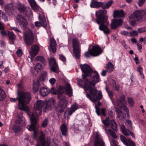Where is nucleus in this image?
<instances>
[{
	"instance_id": "nucleus-23",
	"label": "nucleus",
	"mask_w": 146,
	"mask_h": 146,
	"mask_svg": "<svg viewBox=\"0 0 146 146\" xmlns=\"http://www.w3.org/2000/svg\"><path fill=\"white\" fill-rule=\"evenodd\" d=\"M122 23V21L121 19H115L112 20L111 24V27L112 29H115L119 26L121 25Z\"/></svg>"
},
{
	"instance_id": "nucleus-51",
	"label": "nucleus",
	"mask_w": 146,
	"mask_h": 146,
	"mask_svg": "<svg viewBox=\"0 0 146 146\" xmlns=\"http://www.w3.org/2000/svg\"><path fill=\"white\" fill-rule=\"evenodd\" d=\"M47 72H43L41 76V78L42 80L45 79L47 76Z\"/></svg>"
},
{
	"instance_id": "nucleus-24",
	"label": "nucleus",
	"mask_w": 146,
	"mask_h": 146,
	"mask_svg": "<svg viewBox=\"0 0 146 146\" xmlns=\"http://www.w3.org/2000/svg\"><path fill=\"white\" fill-rule=\"evenodd\" d=\"M103 5V3L101 2H98L96 0H92L90 4L91 8H98L102 7Z\"/></svg>"
},
{
	"instance_id": "nucleus-59",
	"label": "nucleus",
	"mask_w": 146,
	"mask_h": 146,
	"mask_svg": "<svg viewBox=\"0 0 146 146\" xmlns=\"http://www.w3.org/2000/svg\"><path fill=\"white\" fill-rule=\"evenodd\" d=\"M59 58L63 62H65L66 61V58L62 55H59Z\"/></svg>"
},
{
	"instance_id": "nucleus-44",
	"label": "nucleus",
	"mask_w": 146,
	"mask_h": 146,
	"mask_svg": "<svg viewBox=\"0 0 146 146\" xmlns=\"http://www.w3.org/2000/svg\"><path fill=\"white\" fill-rule=\"evenodd\" d=\"M137 70L139 73L141 78L144 79V77L143 72L142 68L140 66H139L137 68Z\"/></svg>"
},
{
	"instance_id": "nucleus-20",
	"label": "nucleus",
	"mask_w": 146,
	"mask_h": 146,
	"mask_svg": "<svg viewBox=\"0 0 146 146\" xmlns=\"http://www.w3.org/2000/svg\"><path fill=\"white\" fill-rule=\"evenodd\" d=\"M55 103V100L53 98H50L46 102L44 107L45 110H51L52 108L54 107Z\"/></svg>"
},
{
	"instance_id": "nucleus-58",
	"label": "nucleus",
	"mask_w": 146,
	"mask_h": 146,
	"mask_svg": "<svg viewBox=\"0 0 146 146\" xmlns=\"http://www.w3.org/2000/svg\"><path fill=\"white\" fill-rule=\"evenodd\" d=\"M95 108L96 112L98 115H100V108L97 107L96 105H95Z\"/></svg>"
},
{
	"instance_id": "nucleus-33",
	"label": "nucleus",
	"mask_w": 146,
	"mask_h": 146,
	"mask_svg": "<svg viewBox=\"0 0 146 146\" xmlns=\"http://www.w3.org/2000/svg\"><path fill=\"white\" fill-rule=\"evenodd\" d=\"M33 85V89L34 91H38L39 90V83L38 80H34Z\"/></svg>"
},
{
	"instance_id": "nucleus-54",
	"label": "nucleus",
	"mask_w": 146,
	"mask_h": 146,
	"mask_svg": "<svg viewBox=\"0 0 146 146\" xmlns=\"http://www.w3.org/2000/svg\"><path fill=\"white\" fill-rule=\"evenodd\" d=\"M130 34L131 36H137L138 34L137 32L135 31H133L130 32Z\"/></svg>"
},
{
	"instance_id": "nucleus-26",
	"label": "nucleus",
	"mask_w": 146,
	"mask_h": 146,
	"mask_svg": "<svg viewBox=\"0 0 146 146\" xmlns=\"http://www.w3.org/2000/svg\"><path fill=\"white\" fill-rule=\"evenodd\" d=\"M66 90L67 91H72V88L69 83H67L66 84L65 88L63 86H60L58 88L59 91L63 90Z\"/></svg>"
},
{
	"instance_id": "nucleus-47",
	"label": "nucleus",
	"mask_w": 146,
	"mask_h": 146,
	"mask_svg": "<svg viewBox=\"0 0 146 146\" xmlns=\"http://www.w3.org/2000/svg\"><path fill=\"white\" fill-rule=\"evenodd\" d=\"M125 124L128 127L129 129L131 130L132 129L131 122V121L129 120H127L125 122Z\"/></svg>"
},
{
	"instance_id": "nucleus-38",
	"label": "nucleus",
	"mask_w": 146,
	"mask_h": 146,
	"mask_svg": "<svg viewBox=\"0 0 146 146\" xmlns=\"http://www.w3.org/2000/svg\"><path fill=\"white\" fill-rule=\"evenodd\" d=\"M17 7L19 10L21 11H25V9H27L29 8L27 7H25L23 4L20 3H19L17 4Z\"/></svg>"
},
{
	"instance_id": "nucleus-5",
	"label": "nucleus",
	"mask_w": 146,
	"mask_h": 146,
	"mask_svg": "<svg viewBox=\"0 0 146 146\" xmlns=\"http://www.w3.org/2000/svg\"><path fill=\"white\" fill-rule=\"evenodd\" d=\"M146 19V10H140L134 12L129 17V22L131 25H134L137 21L141 22Z\"/></svg>"
},
{
	"instance_id": "nucleus-17",
	"label": "nucleus",
	"mask_w": 146,
	"mask_h": 146,
	"mask_svg": "<svg viewBox=\"0 0 146 146\" xmlns=\"http://www.w3.org/2000/svg\"><path fill=\"white\" fill-rule=\"evenodd\" d=\"M45 135L41 132L40 137L39 141L37 142L36 146H50V142L44 140Z\"/></svg>"
},
{
	"instance_id": "nucleus-61",
	"label": "nucleus",
	"mask_w": 146,
	"mask_h": 146,
	"mask_svg": "<svg viewBox=\"0 0 146 146\" xmlns=\"http://www.w3.org/2000/svg\"><path fill=\"white\" fill-rule=\"evenodd\" d=\"M12 29L14 30L17 33H21V31L17 27H12L11 28Z\"/></svg>"
},
{
	"instance_id": "nucleus-7",
	"label": "nucleus",
	"mask_w": 146,
	"mask_h": 146,
	"mask_svg": "<svg viewBox=\"0 0 146 146\" xmlns=\"http://www.w3.org/2000/svg\"><path fill=\"white\" fill-rule=\"evenodd\" d=\"M102 52L101 48L98 45L93 46L90 50L86 52L85 55L86 57H90L91 56H97L100 55Z\"/></svg>"
},
{
	"instance_id": "nucleus-16",
	"label": "nucleus",
	"mask_w": 146,
	"mask_h": 146,
	"mask_svg": "<svg viewBox=\"0 0 146 146\" xmlns=\"http://www.w3.org/2000/svg\"><path fill=\"white\" fill-rule=\"evenodd\" d=\"M39 20L40 22L36 21L35 23V26L37 27H39L42 26L44 28L46 27L47 22L44 16L39 15Z\"/></svg>"
},
{
	"instance_id": "nucleus-49",
	"label": "nucleus",
	"mask_w": 146,
	"mask_h": 146,
	"mask_svg": "<svg viewBox=\"0 0 146 146\" xmlns=\"http://www.w3.org/2000/svg\"><path fill=\"white\" fill-rule=\"evenodd\" d=\"M137 31L139 33H142L146 31V27H144L138 29Z\"/></svg>"
},
{
	"instance_id": "nucleus-37",
	"label": "nucleus",
	"mask_w": 146,
	"mask_h": 146,
	"mask_svg": "<svg viewBox=\"0 0 146 146\" xmlns=\"http://www.w3.org/2000/svg\"><path fill=\"white\" fill-rule=\"evenodd\" d=\"M106 70L108 72H111L114 69L113 65L111 62H109L106 66Z\"/></svg>"
},
{
	"instance_id": "nucleus-9",
	"label": "nucleus",
	"mask_w": 146,
	"mask_h": 146,
	"mask_svg": "<svg viewBox=\"0 0 146 146\" xmlns=\"http://www.w3.org/2000/svg\"><path fill=\"white\" fill-rule=\"evenodd\" d=\"M58 98L60 99L57 103L56 110L58 112L62 113L63 112L64 109L67 106L68 102L65 98L62 99V96H61L60 98Z\"/></svg>"
},
{
	"instance_id": "nucleus-28",
	"label": "nucleus",
	"mask_w": 146,
	"mask_h": 146,
	"mask_svg": "<svg viewBox=\"0 0 146 146\" xmlns=\"http://www.w3.org/2000/svg\"><path fill=\"white\" fill-rule=\"evenodd\" d=\"M60 129L62 135L65 136H67L68 129L66 124L64 123L60 127Z\"/></svg>"
},
{
	"instance_id": "nucleus-1",
	"label": "nucleus",
	"mask_w": 146,
	"mask_h": 146,
	"mask_svg": "<svg viewBox=\"0 0 146 146\" xmlns=\"http://www.w3.org/2000/svg\"><path fill=\"white\" fill-rule=\"evenodd\" d=\"M18 97L16 98H11L10 101L12 102H14L18 99L19 104L18 106V108L27 113L29 115L28 112L29 108L25 106L30 102L31 99V94L29 92H18Z\"/></svg>"
},
{
	"instance_id": "nucleus-2",
	"label": "nucleus",
	"mask_w": 146,
	"mask_h": 146,
	"mask_svg": "<svg viewBox=\"0 0 146 146\" xmlns=\"http://www.w3.org/2000/svg\"><path fill=\"white\" fill-rule=\"evenodd\" d=\"M44 104V102L42 100H38L35 103L34 108L35 111L32 113L30 114L29 111V115H28L30 117L32 124L27 126V127L29 131L34 130L35 128V125L37 123L38 116L40 115L42 113V109Z\"/></svg>"
},
{
	"instance_id": "nucleus-14",
	"label": "nucleus",
	"mask_w": 146,
	"mask_h": 146,
	"mask_svg": "<svg viewBox=\"0 0 146 146\" xmlns=\"http://www.w3.org/2000/svg\"><path fill=\"white\" fill-rule=\"evenodd\" d=\"M80 66L83 73L84 74H83L85 77L90 76V74L92 72L90 67L87 64H81Z\"/></svg>"
},
{
	"instance_id": "nucleus-50",
	"label": "nucleus",
	"mask_w": 146,
	"mask_h": 146,
	"mask_svg": "<svg viewBox=\"0 0 146 146\" xmlns=\"http://www.w3.org/2000/svg\"><path fill=\"white\" fill-rule=\"evenodd\" d=\"M48 122V119L47 118H45L43 121L42 124V125L43 127H44L46 126Z\"/></svg>"
},
{
	"instance_id": "nucleus-63",
	"label": "nucleus",
	"mask_w": 146,
	"mask_h": 146,
	"mask_svg": "<svg viewBox=\"0 0 146 146\" xmlns=\"http://www.w3.org/2000/svg\"><path fill=\"white\" fill-rule=\"evenodd\" d=\"M120 33L124 35H127L128 34V32L126 31H123L121 32Z\"/></svg>"
},
{
	"instance_id": "nucleus-55",
	"label": "nucleus",
	"mask_w": 146,
	"mask_h": 146,
	"mask_svg": "<svg viewBox=\"0 0 146 146\" xmlns=\"http://www.w3.org/2000/svg\"><path fill=\"white\" fill-rule=\"evenodd\" d=\"M145 0H139L138 2V4L139 6H142L145 2Z\"/></svg>"
},
{
	"instance_id": "nucleus-32",
	"label": "nucleus",
	"mask_w": 146,
	"mask_h": 146,
	"mask_svg": "<svg viewBox=\"0 0 146 146\" xmlns=\"http://www.w3.org/2000/svg\"><path fill=\"white\" fill-rule=\"evenodd\" d=\"M28 1L33 9L35 11H36L38 10L39 7L36 5L34 0H28Z\"/></svg>"
},
{
	"instance_id": "nucleus-45",
	"label": "nucleus",
	"mask_w": 146,
	"mask_h": 146,
	"mask_svg": "<svg viewBox=\"0 0 146 146\" xmlns=\"http://www.w3.org/2000/svg\"><path fill=\"white\" fill-rule=\"evenodd\" d=\"M119 108L124 110L127 113V114H129V109L126 105L123 104L121 106L119 107Z\"/></svg>"
},
{
	"instance_id": "nucleus-3",
	"label": "nucleus",
	"mask_w": 146,
	"mask_h": 146,
	"mask_svg": "<svg viewBox=\"0 0 146 146\" xmlns=\"http://www.w3.org/2000/svg\"><path fill=\"white\" fill-rule=\"evenodd\" d=\"M107 13L106 10H99L97 11L96 15L97 17L96 21L98 24H100L99 27V29L103 31L105 34H108L110 33V30L106 25L109 23L107 21L108 17L106 15Z\"/></svg>"
},
{
	"instance_id": "nucleus-4",
	"label": "nucleus",
	"mask_w": 146,
	"mask_h": 146,
	"mask_svg": "<svg viewBox=\"0 0 146 146\" xmlns=\"http://www.w3.org/2000/svg\"><path fill=\"white\" fill-rule=\"evenodd\" d=\"M83 78L84 79V88L85 90L89 91H96L95 85L100 81L99 75L97 72H92L90 74V78L88 80L87 77H85L82 74Z\"/></svg>"
},
{
	"instance_id": "nucleus-21",
	"label": "nucleus",
	"mask_w": 146,
	"mask_h": 146,
	"mask_svg": "<svg viewBox=\"0 0 146 146\" xmlns=\"http://www.w3.org/2000/svg\"><path fill=\"white\" fill-rule=\"evenodd\" d=\"M39 50V46L37 44L34 45L32 46L31 48L29 51L30 54L32 56L34 57L37 54Z\"/></svg>"
},
{
	"instance_id": "nucleus-62",
	"label": "nucleus",
	"mask_w": 146,
	"mask_h": 146,
	"mask_svg": "<svg viewBox=\"0 0 146 146\" xmlns=\"http://www.w3.org/2000/svg\"><path fill=\"white\" fill-rule=\"evenodd\" d=\"M108 95L111 99V100H112L113 103V102L112 101V100L111 99L112 97H113V92H108Z\"/></svg>"
},
{
	"instance_id": "nucleus-53",
	"label": "nucleus",
	"mask_w": 146,
	"mask_h": 146,
	"mask_svg": "<svg viewBox=\"0 0 146 146\" xmlns=\"http://www.w3.org/2000/svg\"><path fill=\"white\" fill-rule=\"evenodd\" d=\"M113 88L114 90L118 91L120 90V88L118 84H115Z\"/></svg>"
},
{
	"instance_id": "nucleus-19",
	"label": "nucleus",
	"mask_w": 146,
	"mask_h": 146,
	"mask_svg": "<svg viewBox=\"0 0 146 146\" xmlns=\"http://www.w3.org/2000/svg\"><path fill=\"white\" fill-rule=\"evenodd\" d=\"M120 140L126 146H135L134 142L129 139H127L124 136L120 135Z\"/></svg>"
},
{
	"instance_id": "nucleus-42",
	"label": "nucleus",
	"mask_w": 146,
	"mask_h": 146,
	"mask_svg": "<svg viewBox=\"0 0 146 146\" xmlns=\"http://www.w3.org/2000/svg\"><path fill=\"white\" fill-rule=\"evenodd\" d=\"M13 5L12 4H8L5 5V9L6 12L7 13L8 12L7 11L9 10L11 11L13 8Z\"/></svg>"
},
{
	"instance_id": "nucleus-39",
	"label": "nucleus",
	"mask_w": 146,
	"mask_h": 146,
	"mask_svg": "<svg viewBox=\"0 0 146 146\" xmlns=\"http://www.w3.org/2000/svg\"><path fill=\"white\" fill-rule=\"evenodd\" d=\"M120 128L121 131L126 136H128L129 133V130L128 129L127 130H126L125 127L124 125H121L120 126Z\"/></svg>"
},
{
	"instance_id": "nucleus-15",
	"label": "nucleus",
	"mask_w": 146,
	"mask_h": 146,
	"mask_svg": "<svg viewBox=\"0 0 146 146\" xmlns=\"http://www.w3.org/2000/svg\"><path fill=\"white\" fill-rule=\"evenodd\" d=\"M94 139V146H105L102 137L100 134L97 133Z\"/></svg>"
},
{
	"instance_id": "nucleus-56",
	"label": "nucleus",
	"mask_w": 146,
	"mask_h": 146,
	"mask_svg": "<svg viewBox=\"0 0 146 146\" xmlns=\"http://www.w3.org/2000/svg\"><path fill=\"white\" fill-rule=\"evenodd\" d=\"M49 82L52 85H54L56 82V80L54 78H51L49 80Z\"/></svg>"
},
{
	"instance_id": "nucleus-43",
	"label": "nucleus",
	"mask_w": 146,
	"mask_h": 146,
	"mask_svg": "<svg viewBox=\"0 0 146 146\" xmlns=\"http://www.w3.org/2000/svg\"><path fill=\"white\" fill-rule=\"evenodd\" d=\"M35 59L36 60L42 62L44 65H46V62L43 56H37L36 57Z\"/></svg>"
},
{
	"instance_id": "nucleus-40",
	"label": "nucleus",
	"mask_w": 146,
	"mask_h": 146,
	"mask_svg": "<svg viewBox=\"0 0 146 146\" xmlns=\"http://www.w3.org/2000/svg\"><path fill=\"white\" fill-rule=\"evenodd\" d=\"M0 17L3 19L5 22H7L8 21L7 17L5 13L1 10H0Z\"/></svg>"
},
{
	"instance_id": "nucleus-22",
	"label": "nucleus",
	"mask_w": 146,
	"mask_h": 146,
	"mask_svg": "<svg viewBox=\"0 0 146 146\" xmlns=\"http://www.w3.org/2000/svg\"><path fill=\"white\" fill-rule=\"evenodd\" d=\"M56 44L55 40L53 37L50 38V45L48 49L50 51L51 50L53 53L56 51Z\"/></svg>"
},
{
	"instance_id": "nucleus-8",
	"label": "nucleus",
	"mask_w": 146,
	"mask_h": 146,
	"mask_svg": "<svg viewBox=\"0 0 146 146\" xmlns=\"http://www.w3.org/2000/svg\"><path fill=\"white\" fill-rule=\"evenodd\" d=\"M87 93L86 96L92 102L95 104L98 100L102 98L101 92H88Z\"/></svg>"
},
{
	"instance_id": "nucleus-6",
	"label": "nucleus",
	"mask_w": 146,
	"mask_h": 146,
	"mask_svg": "<svg viewBox=\"0 0 146 146\" xmlns=\"http://www.w3.org/2000/svg\"><path fill=\"white\" fill-rule=\"evenodd\" d=\"M18 119L15 122V126L13 128V130L16 133L19 131L21 129V126L25 125V119L22 115V113H20L17 115Z\"/></svg>"
},
{
	"instance_id": "nucleus-30",
	"label": "nucleus",
	"mask_w": 146,
	"mask_h": 146,
	"mask_svg": "<svg viewBox=\"0 0 146 146\" xmlns=\"http://www.w3.org/2000/svg\"><path fill=\"white\" fill-rule=\"evenodd\" d=\"M54 94H58V97H60L62 96L63 94L65 93L69 97L71 96L72 95V92H51Z\"/></svg>"
},
{
	"instance_id": "nucleus-36",
	"label": "nucleus",
	"mask_w": 146,
	"mask_h": 146,
	"mask_svg": "<svg viewBox=\"0 0 146 146\" xmlns=\"http://www.w3.org/2000/svg\"><path fill=\"white\" fill-rule=\"evenodd\" d=\"M116 112L117 114V117L119 119H121L124 118L123 114L122 111L118 108H116L115 109Z\"/></svg>"
},
{
	"instance_id": "nucleus-34",
	"label": "nucleus",
	"mask_w": 146,
	"mask_h": 146,
	"mask_svg": "<svg viewBox=\"0 0 146 146\" xmlns=\"http://www.w3.org/2000/svg\"><path fill=\"white\" fill-rule=\"evenodd\" d=\"M123 102H124V104L126 103L125 100V96L124 95H122L119 97V99H118L117 100L116 103L117 105V106L119 107V105Z\"/></svg>"
},
{
	"instance_id": "nucleus-25",
	"label": "nucleus",
	"mask_w": 146,
	"mask_h": 146,
	"mask_svg": "<svg viewBox=\"0 0 146 146\" xmlns=\"http://www.w3.org/2000/svg\"><path fill=\"white\" fill-rule=\"evenodd\" d=\"M43 68V66L41 64L38 63L35 66L34 70H32V69L33 68L32 67L31 69V71L33 73L34 72V74H36L38 72L42 69Z\"/></svg>"
},
{
	"instance_id": "nucleus-18",
	"label": "nucleus",
	"mask_w": 146,
	"mask_h": 146,
	"mask_svg": "<svg viewBox=\"0 0 146 146\" xmlns=\"http://www.w3.org/2000/svg\"><path fill=\"white\" fill-rule=\"evenodd\" d=\"M49 63L51 69L54 72H57L58 70V66L54 58L53 57L50 58L49 60Z\"/></svg>"
},
{
	"instance_id": "nucleus-57",
	"label": "nucleus",
	"mask_w": 146,
	"mask_h": 146,
	"mask_svg": "<svg viewBox=\"0 0 146 146\" xmlns=\"http://www.w3.org/2000/svg\"><path fill=\"white\" fill-rule=\"evenodd\" d=\"M40 93L42 97L46 96L49 94V92H40Z\"/></svg>"
},
{
	"instance_id": "nucleus-64",
	"label": "nucleus",
	"mask_w": 146,
	"mask_h": 146,
	"mask_svg": "<svg viewBox=\"0 0 146 146\" xmlns=\"http://www.w3.org/2000/svg\"><path fill=\"white\" fill-rule=\"evenodd\" d=\"M48 90L46 88H45L44 87H42L40 89V90L39 91H48Z\"/></svg>"
},
{
	"instance_id": "nucleus-31",
	"label": "nucleus",
	"mask_w": 146,
	"mask_h": 146,
	"mask_svg": "<svg viewBox=\"0 0 146 146\" xmlns=\"http://www.w3.org/2000/svg\"><path fill=\"white\" fill-rule=\"evenodd\" d=\"M8 35L9 36V40L10 44H13L14 41L16 38V36L12 32L8 31Z\"/></svg>"
},
{
	"instance_id": "nucleus-60",
	"label": "nucleus",
	"mask_w": 146,
	"mask_h": 146,
	"mask_svg": "<svg viewBox=\"0 0 146 146\" xmlns=\"http://www.w3.org/2000/svg\"><path fill=\"white\" fill-rule=\"evenodd\" d=\"M16 53L18 56H21L22 55V52L21 50L20 49H18L17 51L16 52Z\"/></svg>"
},
{
	"instance_id": "nucleus-29",
	"label": "nucleus",
	"mask_w": 146,
	"mask_h": 146,
	"mask_svg": "<svg viewBox=\"0 0 146 146\" xmlns=\"http://www.w3.org/2000/svg\"><path fill=\"white\" fill-rule=\"evenodd\" d=\"M124 16V13L122 10H116L114 11L113 17H123Z\"/></svg>"
},
{
	"instance_id": "nucleus-11",
	"label": "nucleus",
	"mask_w": 146,
	"mask_h": 146,
	"mask_svg": "<svg viewBox=\"0 0 146 146\" xmlns=\"http://www.w3.org/2000/svg\"><path fill=\"white\" fill-rule=\"evenodd\" d=\"M73 52L75 56L77 58L80 56V47L78 40L74 38L73 40Z\"/></svg>"
},
{
	"instance_id": "nucleus-35",
	"label": "nucleus",
	"mask_w": 146,
	"mask_h": 146,
	"mask_svg": "<svg viewBox=\"0 0 146 146\" xmlns=\"http://www.w3.org/2000/svg\"><path fill=\"white\" fill-rule=\"evenodd\" d=\"M104 129L106 131V133L108 135V136L110 135L114 139H115L117 137L115 133L111 129H109L108 131L106 130V129L105 128Z\"/></svg>"
},
{
	"instance_id": "nucleus-12",
	"label": "nucleus",
	"mask_w": 146,
	"mask_h": 146,
	"mask_svg": "<svg viewBox=\"0 0 146 146\" xmlns=\"http://www.w3.org/2000/svg\"><path fill=\"white\" fill-rule=\"evenodd\" d=\"M102 122L106 127H111L115 131H117V130L116 123L113 120H111L109 122V117H107L105 120L102 121Z\"/></svg>"
},
{
	"instance_id": "nucleus-52",
	"label": "nucleus",
	"mask_w": 146,
	"mask_h": 146,
	"mask_svg": "<svg viewBox=\"0 0 146 146\" xmlns=\"http://www.w3.org/2000/svg\"><path fill=\"white\" fill-rule=\"evenodd\" d=\"M0 33L2 36H5L7 35V32L3 29L0 30Z\"/></svg>"
},
{
	"instance_id": "nucleus-27",
	"label": "nucleus",
	"mask_w": 146,
	"mask_h": 146,
	"mask_svg": "<svg viewBox=\"0 0 146 146\" xmlns=\"http://www.w3.org/2000/svg\"><path fill=\"white\" fill-rule=\"evenodd\" d=\"M78 106L77 104H74L72 105L71 108L67 109L68 115H71L77 109H78Z\"/></svg>"
},
{
	"instance_id": "nucleus-41",
	"label": "nucleus",
	"mask_w": 146,
	"mask_h": 146,
	"mask_svg": "<svg viewBox=\"0 0 146 146\" xmlns=\"http://www.w3.org/2000/svg\"><path fill=\"white\" fill-rule=\"evenodd\" d=\"M113 3V1L110 0L109 2L104 4L103 3L102 7L104 9H108L112 4Z\"/></svg>"
},
{
	"instance_id": "nucleus-48",
	"label": "nucleus",
	"mask_w": 146,
	"mask_h": 146,
	"mask_svg": "<svg viewBox=\"0 0 146 146\" xmlns=\"http://www.w3.org/2000/svg\"><path fill=\"white\" fill-rule=\"evenodd\" d=\"M128 103L129 104L130 106H132L134 104V102L132 98L128 97L127 98Z\"/></svg>"
},
{
	"instance_id": "nucleus-46",
	"label": "nucleus",
	"mask_w": 146,
	"mask_h": 146,
	"mask_svg": "<svg viewBox=\"0 0 146 146\" xmlns=\"http://www.w3.org/2000/svg\"><path fill=\"white\" fill-rule=\"evenodd\" d=\"M6 97L5 92H0V100L3 101Z\"/></svg>"
},
{
	"instance_id": "nucleus-10",
	"label": "nucleus",
	"mask_w": 146,
	"mask_h": 146,
	"mask_svg": "<svg viewBox=\"0 0 146 146\" xmlns=\"http://www.w3.org/2000/svg\"><path fill=\"white\" fill-rule=\"evenodd\" d=\"M25 41L26 44L30 45L32 44L33 41V34L31 30L29 29H27V32L24 34Z\"/></svg>"
},
{
	"instance_id": "nucleus-13",
	"label": "nucleus",
	"mask_w": 146,
	"mask_h": 146,
	"mask_svg": "<svg viewBox=\"0 0 146 146\" xmlns=\"http://www.w3.org/2000/svg\"><path fill=\"white\" fill-rule=\"evenodd\" d=\"M17 22L20 26L21 29H25L27 27V22L26 19L22 15H18L17 16Z\"/></svg>"
}]
</instances>
